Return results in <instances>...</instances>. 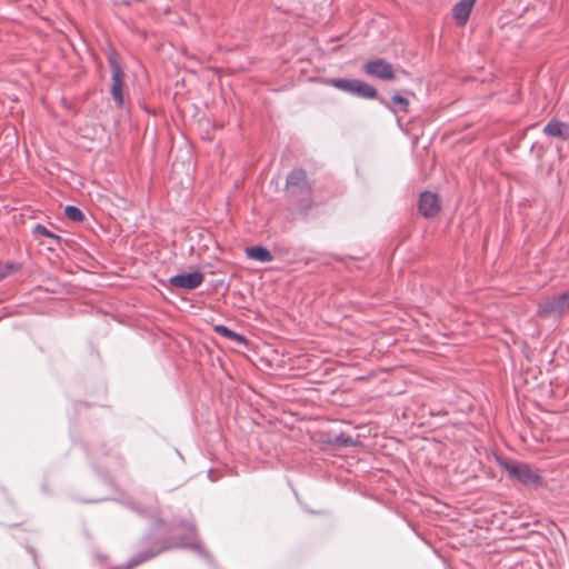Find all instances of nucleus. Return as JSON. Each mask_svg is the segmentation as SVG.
<instances>
[{"mask_svg": "<svg viewBox=\"0 0 569 569\" xmlns=\"http://www.w3.org/2000/svg\"><path fill=\"white\" fill-rule=\"evenodd\" d=\"M287 188L291 192H308L307 174L302 169H295L287 178Z\"/></svg>", "mask_w": 569, "mask_h": 569, "instance_id": "0eeeda50", "label": "nucleus"}, {"mask_svg": "<svg viewBox=\"0 0 569 569\" xmlns=\"http://www.w3.org/2000/svg\"><path fill=\"white\" fill-rule=\"evenodd\" d=\"M189 531L192 533L194 531L193 527H190Z\"/></svg>", "mask_w": 569, "mask_h": 569, "instance_id": "412c9836", "label": "nucleus"}, {"mask_svg": "<svg viewBox=\"0 0 569 569\" xmlns=\"http://www.w3.org/2000/svg\"><path fill=\"white\" fill-rule=\"evenodd\" d=\"M246 253L250 259H253V260H257L260 262H270L273 259L271 252L268 249L260 247V246L247 248Z\"/></svg>", "mask_w": 569, "mask_h": 569, "instance_id": "9b49d317", "label": "nucleus"}, {"mask_svg": "<svg viewBox=\"0 0 569 569\" xmlns=\"http://www.w3.org/2000/svg\"><path fill=\"white\" fill-rule=\"evenodd\" d=\"M328 84L332 86L336 89H339L343 92L366 98V99H376L378 98V91L372 86L368 84L365 81L358 79H330L328 80Z\"/></svg>", "mask_w": 569, "mask_h": 569, "instance_id": "f257e3e1", "label": "nucleus"}, {"mask_svg": "<svg viewBox=\"0 0 569 569\" xmlns=\"http://www.w3.org/2000/svg\"><path fill=\"white\" fill-rule=\"evenodd\" d=\"M33 233L34 234H38V236H43V237H48V238H52V239H56L58 240L59 237L53 234L52 232H50L42 224H36L34 228H33Z\"/></svg>", "mask_w": 569, "mask_h": 569, "instance_id": "a211bd4d", "label": "nucleus"}, {"mask_svg": "<svg viewBox=\"0 0 569 569\" xmlns=\"http://www.w3.org/2000/svg\"><path fill=\"white\" fill-rule=\"evenodd\" d=\"M477 0H460L452 8V17L458 26H465Z\"/></svg>", "mask_w": 569, "mask_h": 569, "instance_id": "6e6552de", "label": "nucleus"}, {"mask_svg": "<svg viewBox=\"0 0 569 569\" xmlns=\"http://www.w3.org/2000/svg\"><path fill=\"white\" fill-rule=\"evenodd\" d=\"M419 211L426 218H432L438 214L440 210V202L438 197L431 192H422L418 202Z\"/></svg>", "mask_w": 569, "mask_h": 569, "instance_id": "423d86ee", "label": "nucleus"}, {"mask_svg": "<svg viewBox=\"0 0 569 569\" xmlns=\"http://www.w3.org/2000/svg\"><path fill=\"white\" fill-rule=\"evenodd\" d=\"M543 133L552 138L567 140L569 139V123L551 120L545 126Z\"/></svg>", "mask_w": 569, "mask_h": 569, "instance_id": "1a4fd4ad", "label": "nucleus"}, {"mask_svg": "<svg viewBox=\"0 0 569 569\" xmlns=\"http://www.w3.org/2000/svg\"><path fill=\"white\" fill-rule=\"evenodd\" d=\"M214 331L230 340L238 341V342H244V338L241 335L230 330L226 326H222V325L216 326Z\"/></svg>", "mask_w": 569, "mask_h": 569, "instance_id": "ddd939ff", "label": "nucleus"}, {"mask_svg": "<svg viewBox=\"0 0 569 569\" xmlns=\"http://www.w3.org/2000/svg\"><path fill=\"white\" fill-rule=\"evenodd\" d=\"M108 62L111 68V73L117 71H123L122 66L120 63V59L118 53L114 50H110L108 53Z\"/></svg>", "mask_w": 569, "mask_h": 569, "instance_id": "2eb2a0df", "label": "nucleus"}, {"mask_svg": "<svg viewBox=\"0 0 569 569\" xmlns=\"http://www.w3.org/2000/svg\"><path fill=\"white\" fill-rule=\"evenodd\" d=\"M157 553L158 552H147V553H143V555H140L138 557L132 558L129 561V563L127 566V569H131V568L138 566L139 563H141V562H143V561H146V560H148V559H150L152 557H154Z\"/></svg>", "mask_w": 569, "mask_h": 569, "instance_id": "dca6fc26", "label": "nucleus"}, {"mask_svg": "<svg viewBox=\"0 0 569 569\" xmlns=\"http://www.w3.org/2000/svg\"><path fill=\"white\" fill-rule=\"evenodd\" d=\"M351 442H352V440H351L350 437H347V438H345L343 440L340 441V443L346 445V446L351 443Z\"/></svg>", "mask_w": 569, "mask_h": 569, "instance_id": "aec40b11", "label": "nucleus"}, {"mask_svg": "<svg viewBox=\"0 0 569 569\" xmlns=\"http://www.w3.org/2000/svg\"><path fill=\"white\" fill-rule=\"evenodd\" d=\"M505 469L510 477L526 486H538L541 481L540 476L526 463L508 462Z\"/></svg>", "mask_w": 569, "mask_h": 569, "instance_id": "7ed1b4c3", "label": "nucleus"}, {"mask_svg": "<svg viewBox=\"0 0 569 569\" xmlns=\"http://www.w3.org/2000/svg\"><path fill=\"white\" fill-rule=\"evenodd\" d=\"M363 71L368 76L380 80H392L396 77L392 66L385 59H376L367 62L363 66Z\"/></svg>", "mask_w": 569, "mask_h": 569, "instance_id": "20e7f679", "label": "nucleus"}, {"mask_svg": "<svg viewBox=\"0 0 569 569\" xmlns=\"http://www.w3.org/2000/svg\"><path fill=\"white\" fill-rule=\"evenodd\" d=\"M17 269L18 266L12 262H6L4 264L0 262V280L4 279L7 276L11 274Z\"/></svg>", "mask_w": 569, "mask_h": 569, "instance_id": "f3484780", "label": "nucleus"}, {"mask_svg": "<svg viewBox=\"0 0 569 569\" xmlns=\"http://www.w3.org/2000/svg\"><path fill=\"white\" fill-rule=\"evenodd\" d=\"M204 276L200 271H193L190 273H180L172 276L168 283L172 288H180L187 290H193L203 282Z\"/></svg>", "mask_w": 569, "mask_h": 569, "instance_id": "39448f33", "label": "nucleus"}, {"mask_svg": "<svg viewBox=\"0 0 569 569\" xmlns=\"http://www.w3.org/2000/svg\"><path fill=\"white\" fill-rule=\"evenodd\" d=\"M380 102L388 109L390 110H393L392 109V104H397V106H400L401 110L402 111H407V108L409 106V101L407 98L400 96V94H395L392 98H391V101H387L385 99H380Z\"/></svg>", "mask_w": 569, "mask_h": 569, "instance_id": "f8f14e48", "label": "nucleus"}, {"mask_svg": "<svg viewBox=\"0 0 569 569\" xmlns=\"http://www.w3.org/2000/svg\"><path fill=\"white\" fill-rule=\"evenodd\" d=\"M180 546H184V547H190L192 548L196 552H198L199 555L201 556H207L206 551L203 550L202 546L200 545V542H192V543H187V542H181Z\"/></svg>", "mask_w": 569, "mask_h": 569, "instance_id": "6ab92c4d", "label": "nucleus"}, {"mask_svg": "<svg viewBox=\"0 0 569 569\" xmlns=\"http://www.w3.org/2000/svg\"><path fill=\"white\" fill-rule=\"evenodd\" d=\"M124 78L126 76L123 71L113 72L111 77V96L118 107L123 106Z\"/></svg>", "mask_w": 569, "mask_h": 569, "instance_id": "9d476101", "label": "nucleus"}, {"mask_svg": "<svg viewBox=\"0 0 569 569\" xmlns=\"http://www.w3.org/2000/svg\"><path fill=\"white\" fill-rule=\"evenodd\" d=\"M64 216L69 220L74 221V222H81L84 220V214L82 213V211L74 206H67L64 208Z\"/></svg>", "mask_w": 569, "mask_h": 569, "instance_id": "4468645a", "label": "nucleus"}, {"mask_svg": "<svg viewBox=\"0 0 569 569\" xmlns=\"http://www.w3.org/2000/svg\"><path fill=\"white\" fill-rule=\"evenodd\" d=\"M569 311V291L540 301L537 315L541 318H559Z\"/></svg>", "mask_w": 569, "mask_h": 569, "instance_id": "f03ea898", "label": "nucleus"}]
</instances>
